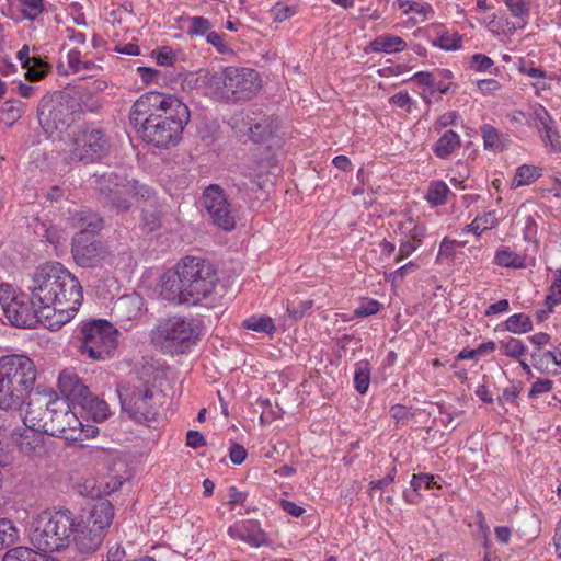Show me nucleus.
<instances>
[{"label": "nucleus", "mask_w": 561, "mask_h": 561, "mask_svg": "<svg viewBox=\"0 0 561 561\" xmlns=\"http://www.w3.org/2000/svg\"><path fill=\"white\" fill-rule=\"evenodd\" d=\"M26 291L13 296L11 286H0V305L10 323L18 328H35L44 322L58 330L78 312L83 300L80 282L60 263L38 266L25 280Z\"/></svg>", "instance_id": "f257e3e1"}, {"label": "nucleus", "mask_w": 561, "mask_h": 561, "mask_svg": "<svg viewBox=\"0 0 561 561\" xmlns=\"http://www.w3.org/2000/svg\"><path fill=\"white\" fill-rule=\"evenodd\" d=\"M218 273L207 260L185 256L175 271L162 277V294L173 302L197 305L208 298L218 283Z\"/></svg>", "instance_id": "f03ea898"}, {"label": "nucleus", "mask_w": 561, "mask_h": 561, "mask_svg": "<svg viewBox=\"0 0 561 561\" xmlns=\"http://www.w3.org/2000/svg\"><path fill=\"white\" fill-rule=\"evenodd\" d=\"M34 362L25 355L0 357V410L19 411L30 398L36 381Z\"/></svg>", "instance_id": "7ed1b4c3"}, {"label": "nucleus", "mask_w": 561, "mask_h": 561, "mask_svg": "<svg viewBox=\"0 0 561 561\" xmlns=\"http://www.w3.org/2000/svg\"><path fill=\"white\" fill-rule=\"evenodd\" d=\"M75 514L67 507L42 512L30 527L32 546L42 552L61 551L69 547Z\"/></svg>", "instance_id": "20e7f679"}, {"label": "nucleus", "mask_w": 561, "mask_h": 561, "mask_svg": "<svg viewBox=\"0 0 561 561\" xmlns=\"http://www.w3.org/2000/svg\"><path fill=\"white\" fill-rule=\"evenodd\" d=\"M116 393L122 411L131 421L149 425L158 416L163 396L153 381L133 376L126 383L117 386Z\"/></svg>", "instance_id": "39448f33"}, {"label": "nucleus", "mask_w": 561, "mask_h": 561, "mask_svg": "<svg viewBox=\"0 0 561 561\" xmlns=\"http://www.w3.org/2000/svg\"><path fill=\"white\" fill-rule=\"evenodd\" d=\"M201 332V322L193 317H165L150 330V341L163 354L180 355L198 341Z\"/></svg>", "instance_id": "423d86ee"}, {"label": "nucleus", "mask_w": 561, "mask_h": 561, "mask_svg": "<svg viewBox=\"0 0 561 561\" xmlns=\"http://www.w3.org/2000/svg\"><path fill=\"white\" fill-rule=\"evenodd\" d=\"M114 518V506L106 500L98 501L85 518L75 516L71 542L83 554L95 552L102 545Z\"/></svg>", "instance_id": "0eeeda50"}, {"label": "nucleus", "mask_w": 561, "mask_h": 561, "mask_svg": "<svg viewBox=\"0 0 561 561\" xmlns=\"http://www.w3.org/2000/svg\"><path fill=\"white\" fill-rule=\"evenodd\" d=\"M209 84L219 100L238 103L251 100L260 91L261 79L254 69L230 66L213 73Z\"/></svg>", "instance_id": "6e6552de"}, {"label": "nucleus", "mask_w": 561, "mask_h": 561, "mask_svg": "<svg viewBox=\"0 0 561 561\" xmlns=\"http://www.w3.org/2000/svg\"><path fill=\"white\" fill-rule=\"evenodd\" d=\"M82 114L79 102L62 91L45 95L37 107L38 123L48 137L66 133Z\"/></svg>", "instance_id": "1a4fd4ad"}, {"label": "nucleus", "mask_w": 561, "mask_h": 561, "mask_svg": "<svg viewBox=\"0 0 561 561\" xmlns=\"http://www.w3.org/2000/svg\"><path fill=\"white\" fill-rule=\"evenodd\" d=\"M60 393L81 417L103 422L110 415L108 404L94 396L76 374L61 373L58 378Z\"/></svg>", "instance_id": "9d476101"}, {"label": "nucleus", "mask_w": 561, "mask_h": 561, "mask_svg": "<svg viewBox=\"0 0 561 561\" xmlns=\"http://www.w3.org/2000/svg\"><path fill=\"white\" fill-rule=\"evenodd\" d=\"M129 123L140 135L141 139L156 148L167 149L176 146L182 139L183 128L175 125L174 122L167 123L161 115L138 114L133 104L129 112Z\"/></svg>", "instance_id": "9b49d317"}, {"label": "nucleus", "mask_w": 561, "mask_h": 561, "mask_svg": "<svg viewBox=\"0 0 561 561\" xmlns=\"http://www.w3.org/2000/svg\"><path fill=\"white\" fill-rule=\"evenodd\" d=\"M117 329L105 319H93L80 330V352L93 360L110 358L117 347Z\"/></svg>", "instance_id": "f8f14e48"}, {"label": "nucleus", "mask_w": 561, "mask_h": 561, "mask_svg": "<svg viewBox=\"0 0 561 561\" xmlns=\"http://www.w3.org/2000/svg\"><path fill=\"white\" fill-rule=\"evenodd\" d=\"M134 104L138 114L146 115L149 112L161 115V118L167 123L174 122L183 129L190 122L191 116L187 105L172 94L149 91L140 95Z\"/></svg>", "instance_id": "ddd939ff"}, {"label": "nucleus", "mask_w": 561, "mask_h": 561, "mask_svg": "<svg viewBox=\"0 0 561 561\" xmlns=\"http://www.w3.org/2000/svg\"><path fill=\"white\" fill-rule=\"evenodd\" d=\"M111 148V139L103 129L84 127L73 136L70 157L84 164L95 163L107 157Z\"/></svg>", "instance_id": "4468645a"}, {"label": "nucleus", "mask_w": 561, "mask_h": 561, "mask_svg": "<svg viewBox=\"0 0 561 561\" xmlns=\"http://www.w3.org/2000/svg\"><path fill=\"white\" fill-rule=\"evenodd\" d=\"M203 204L216 226L226 231L234 229L236 220L231 205L219 185L210 184L204 190Z\"/></svg>", "instance_id": "2eb2a0df"}, {"label": "nucleus", "mask_w": 561, "mask_h": 561, "mask_svg": "<svg viewBox=\"0 0 561 561\" xmlns=\"http://www.w3.org/2000/svg\"><path fill=\"white\" fill-rule=\"evenodd\" d=\"M50 407H55L56 411L54 421L48 424V435L64 438L68 443L75 440L73 428L80 426V420L70 402L66 398L59 399L55 396L54 400L50 401Z\"/></svg>", "instance_id": "dca6fc26"}, {"label": "nucleus", "mask_w": 561, "mask_h": 561, "mask_svg": "<svg viewBox=\"0 0 561 561\" xmlns=\"http://www.w3.org/2000/svg\"><path fill=\"white\" fill-rule=\"evenodd\" d=\"M71 253L75 262L81 267H94L105 256L103 243L95 238V234L77 232L72 238Z\"/></svg>", "instance_id": "f3484780"}, {"label": "nucleus", "mask_w": 561, "mask_h": 561, "mask_svg": "<svg viewBox=\"0 0 561 561\" xmlns=\"http://www.w3.org/2000/svg\"><path fill=\"white\" fill-rule=\"evenodd\" d=\"M248 128L250 139L255 144H268L277 137L279 121L274 115L251 112L241 119Z\"/></svg>", "instance_id": "a211bd4d"}, {"label": "nucleus", "mask_w": 561, "mask_h": 561, "mask_svg": "<svg viewBox=\"0 0 561 561\" xmlns=\"http://www.w3.org/2000/svg\"><path fill=\"white\" fill-rule=\"evenodd\" d=\"M228 534L231 538L241 540L251 547L259 548L270 545L266 533L261 528L260 523L254 519L243 520L230 526Z\"/></svg>", "instance_id": "6ab92c4d"}, {"label": "nucleus", "mask_w": 561, "mask_h": 561, "mask_svg": "<svg viewBox=\"0 0 561 561\" xmlns=\"http://www.w3.org/2000/svg\"><path fill=\"white\" fill-rule=\"evenodd\" d=\"M10 435L18 449L26 456H33L44 443L43 433L39 430L24 424L16 426Z\"/></svg>", "instance_id": "aec40b11"}, {"label": "nucleus", "mask_w": 561, "mask_h": 561, "mask_svg": "<svg viewBox=\"0 0 561 561\" xmlns=\"http://www.w3.org/2000/svg\"><path fill=\"white\" fill-rule=\"evenodd\" d=\"M71 227L78 229V232L85 234H96L103 228L102 217L88 208L76 210L69 217Z\"/></svg>", "instance_id": "412c9836"}, {"label": "nucleus", "mask_w": 561, "mask_h": 561, "mask_svg": "<svg viewBox=\"0 0 561 561\" xmlns=\"http://www.w3.org/2000/svg\"><path fill=\"white\" fill-rule=\"evenodd\" d=\"M130 180L126 178L123 173L110 172L102 174L99 179H96V190L100 194V197L103 198L108 194L117 193L121 187L128 186Z\"/></svg>", "instance_id": "4be33fe9"}, {"label": "nucleus", "mask_w": 561, "mask_h": 561, "mask_svg": "<svg viewBox=\"0 0 561 561\" xmlns=\"http://www.w3.org/2000/svg\"><path fill=\"white\" fill-rule=\"evenodd\" d=\"M51 393H37L34 399L27 402L25 416L22 419L23 424L27 427H37L44 419V409Z\"/></svg>", "instance_id": "5701e85b"}, {"label": "nucleus", "mask_w": 561, "mask_h": 561, "mask_svg": "<svg viewBox=\"0 0 561 561\" xmlns=\"http://www.w3.org/2000/svg\"><path fill=\"white\" fill-rule=\"evenodd\" d=\"M136 188L135 183L130 181L128 186L121 187L117 193L108 194L102 199L117 213H126L131 207L133 191Z\"/></svg>", "instance_id": "b1692460"}, {"label": "nucleus", "mask_w": 561, "mask_h": 561, "mask_svg": "<svg viewBox=\"0 0 561 561\" xmlns=\"http://www.w3.org/2000/svg\"><path fill=\"white\" fill-rule=\"evenodd\" d=\"M405 41L397 35L382 34L369 43V48L375 53L392 54L404 50Z\"/></svg>", "instance_id": "393cba45"}, {"label": "nucleus", "mask_w": 561, "mask_h": 561, "mask_svg": "<svg viewBox=\"0 0 561 561\" xmlns=\"http://www.w3.org/2000/svg\"><path fill=\"white\" fill-rule=\"evenodd\" d=\"M460 136L449 129L446 130L433 146V152L437 158L447 159L460 147Z\"/></svg>", "instance_id": "a878e982"}, {"label": "nucleus", "mask_w": 561, "mask_h": 561, "mask_svg": "<svg viewBox=\"0 0 561 561\" xmlns=\"http://www.w3.org/2000/svg\"><path fill=\"white\" fill-rule=\"evenodd\" d=\"M504 3L517 20L515 28H524L530 16V0H504Z\"/></svg>", "instance_id": "bb28decb"}, {"label": "nucleus", "mask_w": 561, "mask_h": 561, "mask_svg": "<svg viewBox=\"0 0 561 561\" xmlns=\"http://www.w3.org/2000/svg\"><path fill=\"white\" fill-rule=\"evenodd\" d=\"M494 264L502 267L520 268L525 266V257L503 247L495 252Z\"/></svg>", "instance_id": "cd10ccee"}, {"label": "nucleus", "mask_w": 561, "mask_h": 561, "mask_svg": "<svg viewBox=\"0 0 561 561\" xmlns=\"http://www.w3.org/2000/svg\"><path fill=\"white\" fill-rule=\"evenodd\" d=\"M0 113L1 121L7 125L12 126L22 117L24 113V103L20 100H8L2 104Z\"/></svg>", "instance_id": "c85d7f7f"}, {"label": "nucleus", "mask_w": 561, "mask_h": 561, "mask_svg": "<svg viewBox=\"0 0 561 561\" xmlns=\"http://www.w3.org/2000/svg\"><path fill=\"white\" fill-rule=\"evenodd\" d=\"M449 193L450 190L444 181H433L428 185L426 201L432 206H440L446 203Z\"/></svg>", "instance_id": "c756f323"}, {"label": "nucleus", "mask_w": 561, "mask_h": 561, "mask_svg": "<svg viewBox=\"0 0 561 561\" xmlns=\"http://www.w3.org/2000/svg\"><path fill=\"white\" fill-rule=\"evenodd\" d=\"M540 176V168L529 164H523L517 168L512 185L515 187L529 185Z\"/></svg>", "instance_id": "7c9ffc66"}, {"label": "nucleus", "mask_w": 561, "mask_h": 561, "mask_svg": "<svg viewBox=\"0 0 561 561\" xmlns=\"http://www.w3.org/2000/svg\"><path fill=\"white\" fill-rule=\"evenodd\" d=\"M242 327L247 330L265 334H272L276 330L273 319L264 316H252L242 322Z\"/></svg>", "instance_id": "2f4dec72"}, {"label": "nucleus", "mask_w": 561, "mask_h": 561, "mask_svg": "<svg viewBox=\"0 0 561 561\" xmlns=\"http://www.w3.org/2000/svg\"><path fill=\"white\" fill-rule=\"evenodd\" d=\"M41 552L27 547H15L5 552L2 561H38Z\"/></svg>", "instance_id": "473e14b6"}, {"label": "nucleus", "mask_w": 561, "mask_h": 561, "mask_svg": "<svg viewBox=\"0 0 561 561\" xmlns=\"http://www.w3.org/2000/svg\"><path fill=\"white\" fill-rule=\"evenodd\" d=\"M370 383V367L368 362H359L354 373V387L360 393L367 392Z\"/></svg>", "instance_id": "72a5a7b5"}, {"label": "nucleus", "mask_w": 561, "mask_h": 561, "mask_svg": "<svg viewBox=\"0 0 561 561\" xmlns=\"http://www.w3.org/2000/svg\"><path fill=\"white\" fill-rule=\"evenodd\" d=\"M506 330L513 333H527L533 330V323L528 316L524 313H515L511 316L506 322Z\"/></svg>", "instance_id": "f704fd0d"}, {"label": "nucleus", "mask_w": 561, "mask_h": 561, "mask_svg": "<svg viewBox=\"0 0 561 561\" xmlns=\"http://www.w3.org/2000/svg\"><path fill=\"white\" fill-rule=\"evenodd\" d=\"M534 126L538 129L540 134H545L549 129H551L556 122L547 111V108L542 105H538L533 113Z\"/></svg>", "instance_id": "c9c22d12"}, {"label": "nucleus", "mask_w": 561, "mask_h": 561, "mask_svg": "<svg viewBox=\"0 0 561 561\" xmlns=\"http://www.w3.org/2000/svg\"><path fill=\"white\" fill-rule=\"evenodd\" d=\"M22 18L34 21L44 11V0H18Z\"/></svg>", "instance_id": "e433bc0d"}, {"label": "nucleus", "mask_w": 561, "mask_h": 561, "mask_svg": "<svg viewBox=\"0 0 561 561\" xmlns=\"http://www.w3.org/2000/svg\"><path fill=\"white\" fill-rule=\"evenodd\" d=\"M481 135L483 138V145L485 149H491L494 151L503 150V146L500 140V135L495 127H493L490 124L482 125Z\"/></svg>", "instance_id": "4c0bfd02"}, {"label": "nucleus", "mask_w": 561, "mask_h": 561, "mask_svg": "<svg viewBox=\"0 0 561 561\" xmlns=\"http://www.w3.org/2000/svg\"><path fill=\"white\" fill-rule=\"evenodd\" d=\"M26 69V77L31 81H37L42 79L44 76H46L49 66L46 61L42 59L41 56H33L31 59V62L28 64V67H25Z\"/></svg>", "instance_id": "58836bf2"}, {"label": "nucleus", "mask_w": 561, "mask_h": 561, "mask_svg": "<svg viewBox=\"0 0 561 561\" xmlns=\"http://www.w3.org/2000/svg\"><path fill=\"white\" fill-rule=\"evenodd\" d=\"M250 178L251 175L248 174H239L231 179L232 188L234 190L236 195H238L245 203L251 202V194L249 190Z\"/></svg>", "instance_id": "ea45409f"}, {"label": "nucleus", "mask_w": 561, "mask_h": 561, "mask_svg": "<svg viewBox=\"0 0 561 561\" xmlns=\"http://www.w3.org/2000/svg\"><path fill=\"white\" fill-rule=\"evenodd\" d=\"M461 42L462 37L458 33L445 32L433 42V45L449 51L459 49L461 47Z\"/></svg>", "instance_id": "a19ab883"}, {"label": "nucleus", "mask_w": 561, "mask_h": 561, "mask_svg": "<svg viewBox=\"0 0 561 561\" xmlns=\"http://www.w3.org/2000/svg\"><path fill=\"white\" fill-rule=\"evenodd\" d=\"M18 530L13 523L7 518H0V549L14 542Z\"/></svg>", "instance_id": "79ce46f5"}, {"label": "nucleus", "mask_w": 561, "mask_h": 561, "mask_svg": "<svg viewBox=\"0 0 561 561\" xmlns=\"http://www.w3.org/2000/svg\"><path fill=\"white\" fill-rule=\"evenodd\" d=\"M211 26V22L208 19L203 16H193L190 19V26L186 33L190 36H207Z\"/></svg>", "instance_id": "37998d69"}, {"label": "nucleus", "mask_w": 561, "mask_h": 561, "mask_svg": "<svg viewBox=\"0 0 561 561\" xmlns=\"http://www.w3.org/2000/svg\"><path fill=\"white\" fill-rule=\"evenodd\" d=\"M500 347L503 350L506 356L512 358H518L522 356L526 347L519 339L508 337L507 340L500 341Z\"/></svg>", "instance_id": "c03bdc74"}, {"label": "nucleus", "mask_w": 561, "mask_h": 561, "mask_svg": "<svg viewBox=\"0 0 561 561\" xmlns=\"http://www.w3.org/2000/svg\"><path fill=\"white\" fill-rule=\"evenodd\" d=\"M142 222L149 231H156L161 227V213L154 206L150 205V208L142 210Z\"/></svg>", "instance_id": "a18cd8bd"}, {"label": "nucleus", "mask_w": 561, "mask_h": 561, "mask_svg": "<svg viewBox=\"0 0 561 561\" xmlns=\"http://www.w3.org/2000/svg\"><path fill=\"white\" fill-rule=\"evenodd\" d=\"M313 307V300H293L287 304L288 314L295 319H301Z\"/></svg>", "instance_id": "49530a36"}, {"label": "nucleus", "mask_w": 561, "mask_h": 561, "mask_svg": "<svg viewBox=\"0 0 561 561\" xmlns=\"http://www.w3.org/2000/svg\"><path fill=\"white\" fill-rule=\"evenodd\" d=\"M411 486L413 491H415L420 495V490L424 485L425 489L438 488L440 485L437 484L433 474L430 473H414L411 479Z\"/></svg>", "instance_id": "de8ad7c7"}, {"label": "nucleus", "mask_w": 561, "mask_h": 561, "mask_svg": "<svg viewBox=\"0 0 561 561\" xmlns=\"http://www.w3.org/2000/svg\"><path fill=\"white\" fill-rule=\"evenodd\" d=\"M413 231H414V233L411 236L410 239L401 242L400 248H399V255L396 259L397 262L409 256L420 247L421 239H420L419 234L416 233L417 228L415 227Z\"/></svg>", "instance_id": "09e8293b"}, {"label": "nucleus", "mask_w": 561, "mask_h": 561, "mask_svg": "<svg viewBox=\"0 0 561 561\" xmlns=\"http://www.w3.org/2000/svg\"><path fill=\"white\" fill-rule=\"evenodd\" d=\"M13 461L10 445L7 442L5 428L0 425V467H7Z\"/></svg>", "instance_id": "8fccbe9b"}, {"label": "nucleus", "mask_w": 561, "mask_h": 561, "mask_svg": "<svg viewBox=\"0 0 561 561\" xmlns=\"http://www.w3.org/2000/svg\"><path fill=\"white\" fill-rule=\"evenodd\" d=\"M561 301V271H558V277L552 283L549 289V294L546 297V305L551 310L556 305Z\"/></svg>", "instance_id": "3c124183"}, {"label": "nucleus", "mask_w": 561, "mask_h": 561, "mask_svg": "<svg viewBox=\"0 0 561 561\" xmlns=\"http://www.w3.org/2000/svg\"><path fill=\"white\" fill-rule=\"evenodd\" d=\"M99 434V428L95 425H84L80 421V426H76L73 428V437L75 440H69V443L82 442L88 438H93Z\"/></svg>", "instance_id": "603ef678"}, {"label": "nucleus", "mask_w": 561, "mask_h": 561, "mask_svg": "<svg viewBox=\"0 0 561 561\" xmlns=\"http://www.w3.org/2000/svg\"><path fill=\"white\" fill-rule=\"evenodd\" d=\"M411 12H414L422 16L421 21L427 20L430 16L434 15V10L430 3H420L412 1L411 4H409V8L403 10V14H409Z\"/></svg>", "instance_id": "864d4df0"}, {"label": "nucleus", "mask_w": 561, "mask_h": 561, "mask_svg": "<svg viewBox=\"0 0 561 561\" xmlns=\"http://www.w3.org/2000/svg\"><path fill=\"white\" fill-rule=\"evenodd\" d=\"M493 65V60L484 54H474L470 59V68L478 72L488 71Z\"/></svg>", "instance_id": "5fc2aeb1"}, {"label": "nucleus", "mask_w": 561, "mask_h": 561, "mask_svg": "<svg viewBox=\"0 0 561 561\" xmlns=\"http://www.w3.org/2000/svg\"><path fill=\"white\" fill-rule=\"evenodd\" d=\"M152 55L156 57L157 64L160 66H173L176 57L172 48L164 46L159 50H153Z\"/></svg>", "instance_id": "6e6d98bb"}, {"label": "nucleus", "mask_w": 561, "mask_h": 561, "mask_svg": "<svg viewBox=\"0 0 561 561\" xmlns=\"http://www.w3.org/2000/svg\"><path fill=\"white\" fill-rule=\"evenodd\" d=\"M380 302L375 299H368L360 304L359 307H357L354 310V314L357 318L368 317L376 314L379 311Z\"/></svg>", "instance_id": "4d7b16f0"}, {"label": "nucleus", "mask_w": 561, "mask_h": 561, "mask_svg": "<svg viewBox=\"0 0 561 561\" xmlns=\"http://www.w3.org/2000/svg\"><path fill=\"white\" fill-rule=\"evenodd\" d=\"M55 396H56L55 393H51L50 397L48 398V401L44 409V419L42 422H39V424L36 427V430L37 431L39 430L43 434L48 435V424H50L54 421V414H55L56 408L50 407V401L54 400Z\"/></svg>", "instance_id": "13d9d810"}, {"label": "nucleus", "mask_w": 561, "mask_h": 561, "mask_svg": "<svg viewBox=\"0 0 561 561\" xmlns=\"http://www.w3.org/2000/svg\"><path fill=\"white\" fill-rule=\"evenodd\" d=\"M135 183L136 188L133 191V198L140 196L145 201L150 202V205H154L157 202L156 192L153 188L147 185H141L137 180H131Z\"/></svg>", "instance_id": "bf43d9fd"}, {"label": "nucleus", "mask_w": 561, "mask_h": 561, "mask_svg": "<svg viewBox=\"0 0 561 561\" xmlns=\"http://www.w3.org/2000/svg\"><path fill=\"white\" fill-rule=\"evenodd\" d=\"M389 413L398 423H404L414 416V412H412L411 408L403 404H393L390 408Z\"/></svg>", "instance_id": "052dcab7"}, {"label": "nucleus", "mask_w": 561, "mask_h": 561, "mask_svg": "<svg viewBox=\"0 0 561 561\" xmlns=\"http://www.w3.org/2000/svg\"><path fill=\"white\" fill-rule=\"evenodd\" d=\"M553 381L550 379H538L536 380L528 392L529 398H536L539 394L548 393L552 390Z\"/></svg>", "instance_id": "680f3d73"}, {"label": "nucleus", "mask_w": 561, "mask_h": 561, "mask_svg": "<svg viewBox=\"0 0 561 561\" xmlns=\"http://www.w3.org/2000/svg\"><path fill=\"white\" fill-rule=\"evenodd\" d=\"M457 245L456 240H450L448 238L443 239L439 245V251L437 255V260H451L455 254V248Z\"/></svg>", "instance_id": "e2e57ef3"}, {"label": "nucleus", "mask_w": 561, "mask_h": 561, "mask_svg": "<svg viewBox=\"0 0 561 561\" xmlns=\"http://www.w3.org/2000/svg\"><path fill=\"white\" fill-rule=\"evenodd\" d=\"M206 42L213 45L220 54H227L231 50L229 46L225 44L222 35L217 32L210 31L207 33Z\"/></svg>", "instance_id": "0e129e2a"}, {"label": "nucleus", "mask_w": 561, "mask_h": 561, "mask_svg": "<svg viewBox=\"0 0 561 561\" xmlns=\"http://www.w3.org/2000/svg\"><path fill=\"white\" fill-rule=\"evenodd\" d=\"M545 144H549L554 152L561 151V136L558 133L556 125L546 131L542 137Z\"/></svg>", "instance_id": "69168bd1"}, {"label": "nucleus", "mask_w": 561, "mask_h": 561, "mask_svg": "<svg viewBox=\"0 0 561 561\" xmlns=\"http://www.w3.org/2000/svg\"><path fill=\"white\" fill-rule=\"evenodd\" d=\"M248 453L245 448L238 444L232 443L229 449V458L233 465H241L247 459Z\"/></svg>", "instance_id": "338daca9"}, {"label": "nucleus", "mask_w": 561, "mask_h": 561, "mask_svg": "<svg viewBox=\"0 0 561 561\" xmlns=\"http://www.w3.org/2000/svg\"><path fill=\"white\" fill-rule=\"evenodd\" d=\"M272 13L274 15V20L277 22H283L294 14H296L295 7L280 5L279 3L273 7Z\"/></svg>", "instance_id": "774afa93"}]
</instances>
